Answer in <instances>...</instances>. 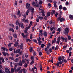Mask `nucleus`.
<instances>
[{
	"instance_id": "obj_1",
	"label": "nucleus",
	"mask_w": 73,
	"mask_h": 73,
	"mask_svg": "<svg viewBox=\"0 0 73 73\" xmlns=\"http://www.w3.org/2000/svg\"><path fill=\"white\" fill-rule=\"evenodd\" d=\"M29 10L31 11V13L32 15H33V13H34V9L32 8L31 6H29V7L28 8Z\"/></svg>"
},
{
	"instance_id": "obj_2",
	"label": "nucleus",
	"mask_w": 73,
	"mask_h": 73,
	"mask_svg": "<svg viewBox=\"0 0 73 73\" xmlns=\"http://www.w3.org/2000/svg\"><path fill=\"white\" fill-rule=\"evenodd\" d=\"M65 18H61V17H58L57 19V21H60V22H62L63 21H64Z\"/></svg>"
},
{
	"instance_id": "obj_3",
	"label": "nucleus",
	"mask_w": 73,
	"mask_h": 73,
	"mask_svg": "<svg viewBox=\"0 0 73 73\" xmlns=\"http://www.w3.org/2000/svg\"><path fill=\"white\" fill-rule=\"evenodd\" d=\"M64 34L65 35H68V34L69 33V29L68 28H66L65 30Z\"/></svg>"
},
{
	"instance_id": "obj_4",
	"label": "nucleus",
	"mask_w": 73,
	"mask_h": 73,
	"mask_svg": "<svg viewBox=\"0 0 73 73\" xmlns=\"http://www.w3.org/2000/svg\"><path fill=\"white\" fill-rule=\"evenodd\" d=\"M43 32V31L42 30H40L39 31V37H40V36H42L43 35V33H42V32Z\"/></svg>"
},
{
	"instance_id": "obj_5",
	"label": "nucleus",
	"mask_w": 73,
	"mask_h": 73,
	"mask_svg": "<svg viewBox=\"0 0 73 73\" xmlns=\"http://www.w3.org/2000/svg\"><path fill=\"white\" fill-rule=\"evenodd\" d=\"M2 54L4 56H7H7H9V54L7 53L6 52H2Z\"/></svg>"
},
{
	"instance_id": "obj_6",
	"label": "nucleus",
	"mask_w": 73,
	"mask_h": 73,
	"mask_svg": "<svg viewBox=\"0 0 73 73\" xmlns=\"http://www.w3.org/2000/svg\"><path fill=\"white\" fill-rule=\"evenodd\" d=\"M23 59L22 60V61L23 64H24L25 62V58H24L23 56L22 57Z\"/></svg>"
},
{
	"instance_id": "obj_7",
	"label": "nucleus",
	"mask_w": 73,
	"mask_h": 73,
	"mask_svg": "<svg viewBox=\"0 0 73 73\" xmlns=\"http://www.w3.org/2000/svg\"><path fill=\"white\" fill-rule=\"evenodd\" d=\"M19 58H17L16 59H15L14 60V61L15 62H17L19 61Z\"/></svg>"
},
{
	"instance_id": "obj_8",
	"label": "nucleus",
	"mask_w": 73,
	"mask_h": 73,
	"mask_svg": "<svg viewBox=\"0 0 73 73\" xmlns=\"http://www.w3.org/2000/svg\"><path fill=\"white\" fill-rule=\"evenodd\" d=\"M16 24L17 25L18 24L19 27H20V23H19V22L18 21L16 22Z\"/></svg>"
},
{
	"instance_id": "obj_9",
	"label": "nucleus",
	"mask_w": 73,
	"mask_h": 73,
	"mask_svg": "<svg viewBox=\"0 0 73 73\" xmlns=\"http://www.w3.org/2000/svg\"><path fill=\"white\" fill-rule=\"evenodd\" d=\"M56 13V12H55V11L54 10H53L51 12V15L52 16L53 15H54Z\"/></svg>"
},
{
	"instance_id": "obj_10",
	"label": "nucleus",
	"mask_w": 73,
	"mask_h": 73,
	"mask_svg": "<svg viewBox=\"0 0 73 73\" xmlns=\"http://www.w3.org/2000/svg\"><path fill=\"white\" fill-rule=\"evenodd\" d=\"M42 14L43 16H45V13L44 12V10H43L42 11Z\"/></svg>"
},
{
	"instance_id": "obj_11",
	"label": "nucleus",
	"mask_w": 73,
	"mask_h": 73,
	"mask_svg": "<svg viewBox=\"0 0 73 73\" xmlns=\"http://www.w3.org/2000/svg\"><path fill=\"white\" fill-rule=\"evenodd\" d=\"M26 7L28 9V8H29V7H30V4L27 3L26 4Z\"/></svg>"
},
{
	"instance_id": "obj_12",
	"label": "nucleus",
	"mask_w": 73,
	"mask_h": 73,
	"mask_svg": "<svg viewBox=\"0 0 73 73\" xmlns=\"http://www.w3.org/2000/svg\"><path fill=\"white\" fill-rule=\"evenodd\" d=\"M33 34H31L30 35V38L31 40H32L33 38Z\"/></svg>"
},
{
	"instance_id": "obj_13",
	"label": "nucleus",
	"mask_w": 73,
	"mask_h": 73,
	"mask_svg": "<svg viewBox=\"0 0 73 73\" xmlns=\"http://www.w3.org/2000/svg\"><path fill=\"white\" fill-rule=\"evenodd\" d=\"M5 72L6 73H8L9 72V69L7 68H5Z\"/></svg>"
},
{
	"instance_id": "obj_14",
	"label": "nucleus",
	"mask_w": 73,
	"mask_h": 73,
	"mask_svg": "<svg viewBox=\"0 0 73 73\" xmlns=\"http://www.w3.org/2000/svg\"><path fill=\"white\" fill-rule=\"evenodd\" d=\"M37 16L38 19L40 20H42V19H43V17H40L39 15H37Z\"/></svg>"
},
{
	"instance_id": "obj_15",
	"label": "nucleus",
	"mask_w": 73,
	"mask_h": 73,
	"mask_svg": "<svg viewBox=\"0 0 73 73\" xmlns=\"http://www.w3.org/2000/svg\"><path fill=\"white\" fill-rule=\"evenodd\" d=\"M1 60H2V62H3V63H4V58H0V60L1 61Z\"/></svg>"
},
{
	"instance_id": "obj_16",
	"label": "nucleus",
	"mask_w": 73,
	"mask_h": 73,
	"mask_svg": "<svg viewBox=\"0 0 73 73\" xmlns=\"http://www.w3.org/2000/svg\"><path fill=\"white\" fill-rule=\"evenodd\" d=\"M28 27H26L25 28V32L26 33H27V32H28Z\"/></svg>"
},
{
	"instance_id": "obj_17",
	"label": "nucleus",
	"mask_w": 73,
	"mask_h": 73,
	"mask_svg": "<svg viewBox=\"0 0 73 73\" xmlns=\"http://www.w3.org/2000/svg\"><path fill=\"white\" fill-rule=\"evenodd\" d=\"M43 35L45 37H46L47 36V33L46 31H45L43 33Z\"/></svg>"
},
{
	"instance_id": "obj_18",
	"label": "nucleus",
	"mask_w": 73,
	"mask_h": 73,
	"mask_svg": "<svg viewBox=\"0 0 73 73\" xmlns=\"http://www.w3.org/2000/svg\"><path fill=\"white\" fill-rule=\"evenodd\" d=\"M21 27L22 28H23V29L24 28V27L23 25V24L22 23H20V27Z\"/></svg>"
},
{
	"instance_id": "obj_19",
	"label": "nucleus",
	"mask_w": 73,
	"mask_h": 73,
	"mask_svg": "<svg viewBox=\"0 0 73 73\" xmlns=\"http://www.w3.org/2000/svg\"><path fill=\"white\" fill-rule=\"evenodd\" d=\"M33 5V6H34L35 7H36V3L35 2H33L32 3Z\"/></svg>"
},
{
	"instance_id": "obj_20",
	"label": "nucleus",
	"mask_w": 73,
	"mask_h": 73,
	"mask_svg": "<svg viewBox=\"0 0 73 73\" xmlns=\"http://www.w3.org/2000/svg\"><path fill=\"white\" fill-rule=\"evenodd\" d=\"M69 18L71 19H73V15H69Z\"/></svg>"
},
{
	"instance_id": "obj_21",
	"label": "nucleus",
	"mask_w": 73,
	"mask_h": 73,
	"mask_svg": "<svg viewBox=\"0 0 73 73\" xmlns=\"http://www.w3.org/2000/svg\"><path fill=\"white\" fill-rule=\"evenodd\" d=\"M50 12H48L47 14V17H49V16H50Z\"/></svg>"
},
{
	"instance_id": "obj_22",
	"label": "nucleus",
	"mask_w": 73,
	"mask_h": 73,
	"mask_svg": "<svg viewBox=\"0 0 73 73\" xmlns=\"http://www.w3.org/2000/svg\"><path fill=\"white\" fill-rule=\"evenodd\" d=\"M20 51V49H18L17 50L15 51V53H18Z\"/></svg>"
},
{
	"instance_id": "obj_23",
	"label": "nucleus",
	"mask_w": 73,
	"mask_h": 73,
	"mask_svg": "<svg viewBox=\"0 0 73 73\" xmlns=\"http://www.w3.org/2000/svg\"><path fill=\"white\" fill-rule=\"evenodd\" d=\"M33 48H32V47H31L30 48V52H32L33 51Z\"/></svg>"
},
{
	"instance_id": "obj_24",
	"label": "nucleus",
	"mask_w": 73,
	"mask_h": 73,
	"mask_svg": "<svg viewBox=\"0 0 73 73\" xmlns=\"http://www.w3.org/2000/svg\"><path fill=\"white\" fill-rule=\"evenodd\" d=\"M25 60L26 61H27V63L28 64H29V59H27L26 58Z\"/></svg>"
},
{
	"instance_id": "obj_25",
	"label": "nucleus",
	"mask_w": 73,
	"mask_h": 73,
	"mask_svg": "<svg viewBox=\"0 0 73 73\" xmlns=\"http://www.w3.org/2000/svg\"><path fill=\"white\" fill-rule=\"evenodd\" d=\"M23 43H21V44L20 45V49H22L23 48Z\"/></svg>"
},
{
	"instance_id": "obj_26",
	"label": "nucleus",
	"mask_w": 73,
	"mask_h": 73,
	"mask_svg": "<svg viewBox=\"0 0 73 73\" xmlns=\"http://www.w3.org/2000/svg\"><path fill=\"white\" fill-rule=\"evenodd\" d=\"M21 69V67H19L17 69V72H19V71Z\"/></svg>"
},
{
	"instance_id": "obj_27",
	"label": "nucleus",
	"mask_w": 73,
	"mask_h": 73,
	"mask_svg": "<svg viewBox=\"0 0 73 73\" xmlns=\"http://www.w3.org/2000/svg\"><path fill=\"white\" fill-rule=\"evenodd\" d=\"M58 60L59 61H61L62 60V58H61V57L60 56L59 57Z\"/></svg>"
},
{
	"instance_id": "obj_28",
	"label": "nucleus",
	"mask_w": 73,
	"mask_h": 73,
	"mask_svg": "<svg viewBox=\"0 0 73 73\" xmlns=\"http://www.w3.org/2000/svg\"><path fill=\"white\" fill-rule=\"evenodd\" d=\"M9 31H12V32H14V30L13 28L9 29Z\"/></svg>"
},
{
	"instance_id": "obj_29",
	"label": "nucleus",
	"mask_w": 73,
	"mask_h": 73,
	"mask_svg": "<svg viewBox=\"0 0 73 73\" xmlns=\"http://www.w3.org/2000/svg\"><path fill=\"white\" fill-rule=\"evenodd\" d=\"M20 10H18V11L17 12V15H20Z\"/></svg>"
},
{
	"instance_id": "obj_30",
	"label": "nucleus",
	"mask_w": 73,
	"mask_h": 73,
	"mask_svg": "<svg viewBox=\"0 0 73 73\" xmlns=\"http://www.w3.org/2000/svg\"><path fill=\"white\" fill-rule=\"evenodd\" d=\"M19 65L20 66H22V62L21 61H20L19 63Z\"/></svg>"
},
{
	"instance_id": "obj_31",
	"label": "nucleus",
	"mask_w": 73,
	"mask_h": 73,
	"mask_svg": "<svg viewBox=\"0 0 73 73\" xmlns=\"http://www.w3.org/2000/svg\"><path fill=\"white\" fill-rule=\"evenodd\" d=\"M23 69H21L20 70H19L18 72V73H21L23 72Z\"/></svg>"
},
{
	"instance_id": "obj_32",
	"label": "nucleus",
	"mask_w": 73,
	"mask_h": 73,
	"mask_svg": "<svg viewBox=\"0 0 73 73\" xmlns=\"http://www.w3.org/2000/svg\"><path fill=\"white\" fill-rule=\"evenodd\" d=\"M11 70L12 73H13L14 72H15V71L14 70V69L13 68H11Z\"/></svg>"
},
{
	"instance_id": "obj_33",
	"label": "nucleus",
	"mask_w": 73,
	"mask_h": 73,
	"mask_svg": "<svg viewBox=\"0 0 73 73\" xmlns=\"http://www.w3.org/2000/svg\"><path fill=\"white\" fill-rule=\"evenodd\" d=\"M18 44H19V43H18V42H17L15 43V44H14V46H17Z\"/></svg>"
},
{
	"instance_id": "obj_34",
	"label": "nucleus",
	"mask_w": 73,
	"mask_h": 73,
	"mask_svg": "<svg viewBox=\"0 0 73 73\" xmlns=\"http://www.w3.org/2000/svg\"><path fill=\"white\" fill-rule=\"evenodd\" d=\"M31 59L32 60H35V57L33 56H32L31 57Z\"/></svg>"
},
{
	"instance_id": "obj_35",
	"label": "nucleus",
	"mask_w": 73,
	"mask_h": 73,
	"mask_svg": "<svg viewBox=\"0 0 73 73\" xmlns=\"http://www.w3.org/2000/svg\"><path fill=\"white\" fill-rule=\"evenodd\" d=\"M1 49H3V50L4 51H5V48L3 47H1Z\"/></svg>"
},
{
	"instance_id": "obj_36",
	"label": "nucleus",
	"mask_w": 73,
	"mask_h": 73,
	"mask_svg": "<svg viewBox=\"0 0 73 73\" xmlns=\"http://www.w3.org/2000/svg\"><path fill=\"white\" fill-rule=\"evenodd\" d=\"M67 46L68 45H66V46H64L63 47V49H65L66 48H67Z\"/></svg>"
},
{
	"instance_id": "obj_37",
	"label": "nucleus",
	"mask_w": 73,
	"mask_h": 73,
	"mask_svg": "<svg viewBox=\"0 0 73 73\" xmlns=\"http://www.w3.org/2000/svg\"><path fill=\"white\" fill-rule=\"evenodd\" d=\"M13 36H14L15 38H17V35L16 34H14L13 35Z\"/></svg>"
},
{
	"instance_id": "obj_38",
	"label": "nucleus",
	"mask_w": 73,
	"mask_h": 73,
	"mask_svg": "<svg viewBox=\"0 0 73 73\" xmlns=\"http://www.w3.org/2000/svg\"><path fill=\"white\" fill-rule=\"evenodd\" d=\"M54 29V27L52 28V26H51L50 27V29L51 31H53V30Z\"/></svg>"
},
{
	"instance_id": "obj_39",
	"label": "nucleus",
	"mask_w": 73,
	"mask_h": 73,
	"mask_svg": "<svg viewBox=\"0 0 73 73\" xmlns=\"http://www.w3.org/2000/svg\"><path fill=\"white\" fill-rule=\"evenodd\" d=\"M39 4H40V5L42 4V1H41V0H40L39 1Z\"/></svg>"
},
{
	"instance_id": "obj_40",
	"label": "nucleus",
	"mask_w": 73,
	"mask_h": 73,
	"mask_svg": "<svg viewBox=\"0 0 73 73\" xmlns=\"http://www.w3.org/2000/svg\"><path fill=\"white\" fill-rule=\"evenodd\" d=\"M24 67L25 68H27V66H28V65L27 64V63H25L24 64Z\"/></svg>"
},
{
	"instance_id": "obj_41",
	"label": "nucleus",
	"mask_w": 73,
	"mask_h": 73,
	"mask_svg": "<svg viewBox=\"0 0 73 73\" xmlns=\"http://www.w3.org/2000/svg\"><path fill=\"white\" fill-rule=\"evenodd\" d=\"M15 5L17 6V1H15Z\"/></svg>"
},
{
	"instance_id": "obj_42",
	"label": "nucleus",
	"mask_w": 73,
	"mask_h": 73,
	"mask_svg": "<svg viewBox=\"0 0 73 73\" xmlns=\"http://www.w3.org/2000/svg\"><path fill=\"white\" fill-rule=\"evenodd\" d=\"M61 38L62 41H64V40H65V38L62 36L61 37Z\"/></svg>"
},
{
	"instance_id": "obj_43",
	"label": "nucleus",
	"mask_w": 73,
	"mask_h": 73,
	"mask_svg": "<svg viewBox=\"0 0 73 73\" xmlns=\"http://www.w3.org/2000/svg\"><path fill=\"white\" fill-rule=\"evenodd\" d=\"M59 9H62V5H60L59 7Z\"/></svg>"
},
{
	"instance_id": "obj_44",
	"label": "nucleus",
	"mask_w": 73,
	"mask_h": 73,
	"mask_svg": "<svg viewBox=\"0 0 73 73\" xmlns=\"http://www.w3.org/2000/svg\"><path fill=\"white\" fill-rule=\"evenodd\" d=\"M21 35L22 36H23V38H25V35H24V33H22L21 34Z\"/></svg>"
},
{
	"instance_id": "obj_45",
	"label": "nucleus",
	"mask_w": 73,
	"mask_h": 73,
	"mask_svg": "<svg viewBox=\"0 0 73 73\" xmlns=\"http://www.w3.org/2000/svg\"><path fill=\"white\" fill-rule=\"evenodd\" d=\"M71 37L70 36H68V40H70L71 39Z\"/></svg>"
},
{
	"instance_id": "obj_46",
	"label": "nucleus",
	"mask_w": 73,
	"mask_h": 73,
	"mask_svg": "<svg viewBox=\"0 0 73 73\" xmlns=\"http://www.w3.org/2000/svg\"><path fill=\"white\" fill-rule=\"evenodd\" d=\"M25 57H26V58H27V57H28V54H25Z\"/></svg>"
},
{
	"instance_id": "obj_47",
	"label": "nucleus",
	"mask_w": 73,
	"mask_h": 73,
	"mask_svg": "<svg viewBox=\"0 0 73 73\" xmlns=\"http://www.w3.org/2000/svg\"><path fill=\"white\" fill-rule=\"evenodd\" d=\"M9 59H11L12 60H13L14 59L13 57H9Z\"/></svg>"
},
{
	"instance_id": "obj_48",
	"label": "nucleus",
	"mask_w": 73,
	"mask_h": 73,
	"mask_svg": "<svg viewBox=\"0 0 73 73\" xmlns=\"http://www.w3.org/2000/svg\"><path fill=\"white\" fill-rule=\"evenodd\" d=\"M44 46H45V45H44V44H42L41 46V47L42 48H44Z\"/></svg>"
},
{
	"instance_id": "obj_49",
	"label": "nucleus",
	"mask_w": 73,
	"mask_h": 73,
	"mask_svg": "<svg viewBox=\"0 0 73 73\" xmlns=\"http://www.w3.org/2000/svg\"><path fill=\"white\" fill-rule=\"evenodd\" d=\"M28 13H29V10H27L26 13V15H28Z\"/></svg>"
},
{
	"instance_id": "obj_50",
	"label": "nucleus",
	"mask_w": 73,
	"mask_h": 73,
	"mask_svg": "<svg viewBox=\"0 0 73 73\" xmlns=\"http://www.w3.org/2000/svg\"><path fill=\"white\" fill-rule=\"evenodd\" d=\"M39 5H39L36 4L35 7H39Z\"/></svg>"
},
{
	"instance_id": "obj_51",
	"label": "nucleus",
	"mask_w": 73,
	"mask_h": 73,
	"mask_svg": "<svg viewBox=\"0 0 73 73\" xmlns=\"http://www.w3.org/2000/svg\"><path fill=\"white\" fill-rule=\"evenodd\" d=\"M11 45H12V43H9L8 45L9 47V48H10V47L11 46Z\"/></svg>"
},
{
	"instance_id": "obj_52",
	"label": "nucleus",
	"mask_w": 73,
	"mask_h": 73,
	"mask_svg": "<svg viewBox=\"0 0 73 73\" xmlns=\"http://www.w3.org/2000/svg\"><path fill=\"white\" fill-rule=\"evenodd\" d=\"M10 66L11 67V68H12V67H13V66H12V62H10Z\"/></svg>"
},
{
	"instance_id": "obj_53",
	"label": "nucleus",
	"mask_w": 73,
	"mask_h": 73,
	"mask_svg": "<svg viewBox=\"0 0 73 73\" xmlns=\"http://www.w3.org/2000/svg\"><path fill=\"white\" fill-rule=\"evenodd\" d=\"M49 24L51 25H52L53 24V22H52V21L51 20V21H50Z\"/></svg>"
},
{
	"instance_id": "obj_54",
	"label": "nucleus",
	"mask_w": 73,
	"mask_h": 73,
	"mask_svg": "<svg viewBox=\"0 0 73 73\" xmlns=\"http://www.w3.org/2000/svg\"><path fill=\"white\" fill-rule=\"evenodd\" d=\"M72 54V52H70L69 53V56L70 57L71 56V55Z\"/></svg>"
},
{
	"instance_id": "obj_55",
	"label": "nucleus",
	"mask_w": 73,
	"mask_h": 73,
	"mask_svg": "<svg viewBox=\"0 0 73 73\" xmlns=\"http://www.w3.org/2000/svg\"><path fill=\"white\" fill-rule=\"evenodd\" d=\"M56 65L57 66H58L60 65V64H59V63L58 62L56 64Z\"/></svg>"
},
{
	"instance_id": "obj_56",
	"label": "nucleus",
	"mask_w": 73,
	"mask_h": 73,
	"mask_svg": "<svg viewBox=\"0 0 73 73\" xmlns=\"http://www.w3.org/2000/svg\"><path fill=\"white\" fill-rule=\"evenodd\" d=\"M58 15V13H57V12H56V13L55 14V17H57V16Z\"/></svg>"
},
{
	"instance_id": "obj_57",
	"label": "nucleus",
	"mask_w": 73,
	"mask_h": 73,
	"mask_svg": "<svg viewBox=\"0 0 73 73\" xmlns=\"http://www.w3.org/2000/svg\"><path fill=\"white\" fill-rule=\"evenodd\" d=\"M33 63H34V61H33V60H32L31 62L30 63V64L32 65Z\"/></svg>"
},
{
	"instance_id": "obj_58",
	"label": "nucleus",
	"mask_w": 73,
	"mask_h": 73,
	"mask_svg": "<svg viewBox=\"0 0 73 73\" xmlns=\"http://www.w3.org/2000/svg\"><path fill=\"white\" fill-rule=\"evenodd\" d=\"M59 64L60 65H61L62 64V61H59V62H58Z\"/></svg>"
},
{
	"instance_id": "obj_59",
	"label": "nucleus",
	"mask_w": 73,
	"mask_h": 73,
	"mask_svg": "<svg viewBox=\"0 0 73 73\" xmlns=\"http://www.w3.org/2000/svg\"><path fill=\"white\" fill-rule=\"evenodd\" d=\"M38 41V43H39V45H41V42H42L41 41L39 40V41Z\"/></svg>"
},
{
	"instance_id": "obj_60",
	"label": "nucleus",
	"mask_w": 73,
	"mask_h": 73,
	"mask_svg": "<svg viewBox=\"0 0 73 73\" xmlns=\"http://www.w3.org/2000/svg\"><path fill=\"white\" fill-rule=\"evenodd\" d=\"M58 49V47L57 46H56L55 48V50H57V49Z\"/></svg>"
},
{
	"instance_id": "obj_61",
	"label": "nucleus",
	"mask_w": 73,
	"mask_h": 73,
	"mask_svg": "<svg viewBox=\"0 0 73 73\" xmlns=\"http://www.w3.org/2000/svg\"><path fill=\"white\" fill-rule=\"evenodd\" d=\"M67 9L65 7H64L63 8V10H64V11H66Z\"/></svg>"
},
{
	"instance_id": "obj_62",
	"label": "nucleus",
	"mask_w": 73,
	"mask_h": 73,
	"mask_svg": "<svg viewBox=\"0 0 73 73\" xmlns=\"http://www.w3.org/2000/svg\"><path fill=\"white\" fill-rule=\"evenodd\" d=\"M23 16L24 19L26 18V15H23Z\"/></svg>"
},
{
	"instance_id": "obj_63",
	"label": "nucleus",
	"mask_w": 73,
	"mask_h": 73,
	"mask_svg": "<svg viewBox=\"0 0 73 73\" xmlns=\"http://www.w3.org/2000/svg\"><path fill=\"white\" fill-rule=\"evenodd\" d=\"M54 5L55 8H57V5L56 4H54Z\"/></svg>"
},
{
	"instance_id": "obj_64",
	"label": "nucleus",
	"mask_w": 73,
	"mask_h": 73,
	"mask_svg": "<svg viewBox=\"0 0 73 73\" xmlns=\"http://www.w3.org/2000/svg\"><path fill=\"white\" fill-rule=\"evenodd\" d=\"M9 50L10 51H12V50H13V49H12V48H9Z\"/></svg>"
}]
</instances>
